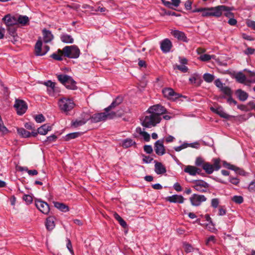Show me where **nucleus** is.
I'll return each mask as SVG.
<instances>
[{
  "label": "nucleus",
  "mask_w": 255,
  "mask_h": 255,
  "mask_svg": "<svg viewBox=\"0 0 255 255\" xmlns=\"http://www.w3.org/2000/svg\"><path fill=\"white\" fill-rule=\"evenodd\" d=\"M144 151L148 154H150L153 152V149L151 145H145L143 147Z\"/></svg>",
  "instance_id": "53"
},
{
  "label": "nucleus",
  "mask_w": 255,
  "mask_h": 255,
  "mask_svg": "<svg viewBox=\"0 0 255 255\" xmlns=\"http://www.w3.org/2000/svg\"><path fill=\"white\" fill-rule=\"evenodd\" d=\"M224 166L228 169L233 170L235 171V172L241 175H244L245 174V172L242 169H241L234 165H232L230 163H228L225 162L224 163Z\"/></svg>",
  "instance_id": "25"
},
{
  "label": "nucleus",
  "mask_w": 255,
  "mask_h": 255,
  "mask_svg": "<svg viewBox=\"0 0 255 255\" xmlns=\"http://www.w3.org/2000/svg\"><path fill=\"white\" fill-rule=\"evenodd\" d=\"M13 107L15 109L17 115L20 116L23 115L27 110V105L22 100L16 99Z\"/></svg>",
  "instance_id": "8"
},
{
  "label": "nucleus",
  "mask_w": 255,
  "mask_h": 255,
  "mask_svg": "<svg viewBox=\"0 0 255 255\" xmlns=\"http://www.w3.org/2000/svg\"><path fill=\"white\" fill-rule=\"evenodd\" d=\"M58 80L62 83L67 89L70 90H76L77 86L76 82L70 76L66 75H58Z\"/></svg>",
  "instance_id": "5"
},
{
  "label": "nucleus",
  "mask_w": 255,
  "mask_h": 255,
  "mask_svg": "<svg viewBox=\"0 0 255 255\" xmlns=\"http://www.w3.org/2000/svg\"><path fill=\"white\" fill-rule=\"evenodd\" d=\"M118 116L117 114L115 112H107L105 111L104 113H96L90 116V120L91 123H98L102 121H105L108 119H113Z\"/></svg>",
  "instance_id": "1"
},
{
  "label": "nucleus",
  "mask_w": 255,
  "mask_h": 255,
  "mask_svg": "<svg viewBox=\"0 0 255 255\" xmlns=\"http://www.w3.org/2000/svg\"><path fill=\"white\" fill-rule=\"evenodd\" d=\"M226 8L223 6H217L212 7H205L203 8L202 16L203 17L221 16V11Z\"/></svg>",
  "instance_id": "4"
},
{
  "label": "nucleus",
  "mask_w": 255,
  "mask_h": 255,
  "mask_svg": "<svg viewBox=\"0 0 255 255\" xmlns=\"http://www.w3.org/2000/svg\"><path fill=\"white\" fill-rule=\"evenodd\" d=\"M42 32L43 35V40L44 42L48 43L52 40L54 37L51 31L44 29L43 30Z\"/></svg>",
  "instance_id": "27"
},
{
  "label": "nucleus",
  "mask_w": 255,
  "mask_h": 255,
  "mask_svg": "<svg viewBox=\"0 0 255 255\" xmlns=\"http://www.w3.org/2000/svg\"><path fill=\"white\" fill-rule=\"evenodd\" d=\"M58 104L60 111L66 115L75 106L73 100L65 97L59 99Z\"/></svg>",
  "instance_id": "2"
},
{
  "label": "nucleus",
  "mask_w": 255,
  "mask_h": 255,
  "mask_svg": "<svg viewBox=\"0 0 255 255\" xmlns=\"http://www.w3.org/2000/svg\"><path fill=\"white\" fill-rule=\"evenodd\" d=\"M44 85H46L47 87L50 88L51 90L54 91L55 83L54 82H52L51 81L49 80L44 83Z\"/></svg>",
  "instance_id": "50"
},
{
  "label": "nucleus",
  "mask_w": 255,
  "mask_h": 255,
  "mask_svg": "<svg viewBox=\"0 0 255 255\" xmlns=\"http://www.w3.org/2000/svg\"><path fill=\"white\" fill-rule=\"evenodd\" d=\"M226 214V210L225 208L220 207V208L219 209V215L220 216H223Z\"/></svg>",
  "instance_id": "62"
},
{
  "label": "nucleus",
  "mask_w": 255,
  "mask_h": 255,
  "mask_svg": "<svg viewBox=\"0 0 255 255\" xmlns=\"http://www.w3.org/2000/svg\"><path fill=\"white\" fill-rule=\"evenodd\" d=\"M214 163L211 164L209 162H206L202 165V168L208 174H212L214 170H218L221 168L220 164V160L218 158L213 159Z\"/></svg>",
  "instance_id": "7"
},
{
  "label": "nucleus",
  "mask_w": 255,
  "mask_h": 255,
  "mask_svg": "<svg viewBox=\"0 0 255 255\" xmlns=\"http://www.w3.org/2000/svg\"><path fill=\"white\" fill-rule=\"evenodd\" d=\"M221 90L224 94L229 97L231 96L232 94V92L231 89L228 87L224 86L223 87H222Z\"/></svg>",
  "instance_id": "43"
},
{
  "label": "nucleus",
  "mask_w": 255,
  "mask_h": 255,
  "mask_svg": "<svg viewBox=\"0 0 255 255\" xmlns=\"http://www.w3.org/2000/svg\"><path fill=\"white\" fill-rule=\"evenodd\" d=\"M63 53L65 57L70 58H77L79 56L80 50L75 45L66 46L63 49Z\"/></svg>",
  "instance_id": "6"
},
{
  "label": "nucleus",
  "mask_w": 255,
  "mask_h": 255,
  "mask_svg": "<svg viewBox=\"0 0 255 255\" xmlns=\"http://www.w3.org/2000/svg\"><path fill=\"white\" fill-rule=\"evenodd\" d=\"M162 2L166 7L169 8H172V6H174L175 7H178L181 2V0H171V2H170L168 1H165V0H162Z\"/></svg>",
  "instance_id": "31"
},
{
  "label": "nucleus",
  "mask_w": 255,
  "mask_h": 255,
  "mask_svg": "<svg viewBox=\"0 0 255 255\" xmlns=\"http://www.w3.org/2000/svg\"><path fill=\"white\" fill-rule=\"evenodd\" d=\"M248 189L250 192L255 191V181H252L248 187Z\"/></svg>",
  "instance_id": "58"
},
{
  "label": "nucleus",
  "mask_w": 255,
  "mask_h": 255,
  "mask_svg": "<svg viewBox=\"0 0 255 255\" xmlns=\"http://www.w3.org/2000/svg\"><path fill=\"white\" fill-rule=\"evenodd\" d=\"M235 78L238 82L242 84L245 83L246 80V76L241 72L238 73L236 75Z\"/></svg>",
  "instance_id": "39"
},
{
  "label": "nucleus",
  "mask_w": 255,
  "mask_h": 255,
  "mask_svg": "<svg viewBox=\"0 0 255 255\" xmlns=\"http://www.w3.org/2000/svg\"><path fill=\"white\" fill-rule=\"evenodd\" d=\"M23 199L27 204H29L32 202V197L31 196L29 195H24L23 196Z\"/></svg>",
  "instance_id": "49"
},
{
  "label": "nucleus",
  "mask_w": 255,
  "mask_h": 255,
  "mask_svg": "<svg viewBox=\"0 0 255 255\" xmlns=\"http://www.w3.org/2000/svg\"><path fill=\"white\" fill-rule=\"evenodd\" d=\"M147 111H148V113H151L157 117H161L160 116L166 113V109L160 105H155L151 106Z\"/></svg>",
  "instance_id": "11"
},
{
  "label": "nucleus",
  "mask_w": 255,
  "mask_h": 255,
  "mask_svg": "<svg viewBox=\"0 0 255 255\" xmlns=\"http://www.w3.org/2000/svg\"><path fill=\"white\" fill-rule=\"evenodd\" d=\"M133 145H135L136 143L133 140H132L130 138H127V139H125L123 141V143H122L123 147L124 148H126L129 147Z\"/></svg>",
  "instance_id": "35"
},
{
  "label": "nucleus",
  "mask_w": 255,
  "mask_h": 255,
  "mask_svg": "<svg viewBox=\"0 0 255 255\" xmlns=\"http://www.w3.org/2000/svg\"><path fill=\"white\" fill-rule=\"evenodd\" d=\"M174 70H179L182 73L187 72L188 68L185 65H175L173 67Z\"/></svg>",
  "instance_id": "40"
},
{
  "label": "nucleus",
  "mask_w": 255,
  "mask_h": 255,
  "mask_svg": "<svg viewBox=\"0 0 255 255\" xmlns=\"http://www.w3.org/2000/svg\"><path fill=\"white\" fill-rule=\"evenodd\" d=\"M206 162L204 161L203 159L201 158V157H198L196 158V161H195V164L197 166H201L202 167V165L204 164V163H205Z\"/></svg>",
  "instance_id": "51"
},
{
  "label": "nucleus",
  "mask_w": 255,
  "mask_h": 255,
  "mask_svg": "<svg viewBox=\"0 0 255 255\" xmlns=\"http://www.w3.org/2000/svg\"><path fill=\"white\" fill-rule=\"evenodd\" d=\"M56 139H57V136L54 134H52V135L49 136L47 137V140L45 141V142H51L55 141L56 140Z\"/></svg>",
  "instance_id": "57"
},
{
  "label": "nucleus",
  "mask_w": 255,
  "mask_h": 255,
  "mask_svg": "<svg viewBox=\"0 0 255 255\" xmlns=\"http://www.w3.org/2000/svg\"><path fill=\"white\" fill-rule=\"evenodd\" d=\"M54 207L62 212H66L69 210V208L66 204L58 202H53Z\"/></svg>",
  "instance_id": "32"
},
{
  "label": "nucleus",
  "mask_w": 255,
  "mask_h": 255,
  "mask_svg": "<svg viewBox=\"0 0 255 255\" xmlns=\"http://www.w3.org/2000/svg\"><path fill=\"white\" fill-rule=\"evenodd\" d=\"M193 250V248L192 246L189 244H186L185 245V251L187 253H190L192 252Z\"/></svg>",
  "instance_id": "63"
},
{
  "label": "nucleus",
  "mask_w": 255,
  "mask_h": 255,
  "mask_svg": "<svg viewBox=\"0 0 255 255\" xmlns=\"http://www.w3.org/2000/svg\"><path fill=\"white\" fill-rule=\"evenodd\" d=\"M162 93L164 97L173 101H175L181 95L174 91V90L170 88H165L162 89Z\"/></svg>",
  "instance_id": "10"
},
{
  "label": "nucleus",
  "mask_w": 255,
  "mask_h": 255,
  "mask_svg": "<svg viewBox=\"0 0 255 255\" xmlns=\"http://www.w3.org/2000/svg\"><path fill=\"white\" fill-rule=\"evenodd\" d=\"M199 59L203 62H209L210 60L213 59L215 60V62H219V60L216 59V56L213 55H211L207 54H203L199 56Z\"/></svg>",
  "instance_id": "26"
},
{
  "label": "nucleus",
  "mask_w": 255,
  "mask_h": 255,
  "mask_svg": "<svg viewBox=\"0 0 255 255\" xmlns=\"http://www.w3.org/2000/svg\"><path fill=\"white\" fill-rule=\"evenodd\" d=\"M142 157L143 162L146 163H149L153 160V158L150 156L142 155Z\"/></svg>",
  "instance_id": "47"
},
{
  "label": "nucleus",
  "mask_w": 255,
  "mask_h": 255,
  "mask_svg": "<svg viewBox=\"0 0 255 255\" xmlns=\"http://www.w3.org/2000/svg\"><path fill=\"white\" fill-rule=\"evenodd\" d=\"M18 133L22 137L24 138L29 137L31 135L30 132L27 131L23 128H18L17 129Z\"/></svg>",
  "instance_id": "37"
},
{
  "label": "nucleus",
  "mask_w": 255,
  "mask_h": 255,
  "mask_svg": "<svg viewBox=\"0 0 255 255\" xmlns=\"http://www.w3.org/2000/svg\"><path fill=\"white\" fill-rule=\"evenodd\" d=\"M90 116L88 113H83L81 115V119H77L72 122V126L77 128L85 124L87 121L90 120Z\"/></svg>",
  "instance_id": "13"
},
{
  "label": "nucleus",
  "mask_w": 255,
  "mask_h": 255,
  "mask_svg": "<svg viewBox=\"0 0 255 255\" xmlns=\"http://www.w3.org/2000/svg\"><path fill=\"white\" fill-rule=\"evenodd\" d=\"M81 135L79 132L70 133L67 134L65 137V140L68 141L71 139L75 138Z\"/></svg>",
  "instance_id": "41"
},
{
  "label": "nucleus",
  "mask_w": 255,
  "mask_h": 255,
  "mask_svg": "<svg viewBox=\"0 0 255 255\" xmlns=\"http://www.w3.org/2000/svg\"><path fill=\"white\" fill-rule=\"evenodd\" d=\"M35 120L37 123H41L44 121L45 118L42 114H39L35 117Z\"/></svg>",
  "instance_id": "48"
},
{
  "label": "nucleus",
  "mask_w": 255,
  "mask_h": 255,
  "mask_svg": "<svg viewBox=\"0 0 255 255\" xmlns=\"http://www.w3.org/2000/svg\"><path fill=\"white\" fill-rule=\"evenodd\" d=\"M55 218L53 216H49L46 219L45 226L47 230L51 231L55 228Z\"/></svg>",
  "instance_id": "23"
},
{
  "label": "nucleus",
  "mask_w": 255,
  "mask_h": 255,
  "mask_svg": "<svg viewBox=\"0 0 255 255\" xmlns=\"http://www.w3.org/2000/svg\"><path fill=\"white\" fill-rule=\"evenodd\" d=\"M172 46L171 41L169 39L166 38L161 42L160 48L163 52L167 53L170 51Z\"/></svg>",
  "instance_id": "19"
},
{
  "label": "nucleus",
  "mask_w": 255,
  "mask_h": 255,
  "mask_svg": "<svg viewBox=\"0 0 255 255\" xmlns=\"http://www.w3.org/2000/svg\"><path fill=\"white\" fill-rule=\"evenodd\" d=\"M17 24L25 25L29 22V18L26 15H19L17 18Z\"/></svg>",
  "instance_id": "34"
},
{
  "label": "nucleus",
  "mask_w": 255,
  "mask_h": 255,
  "mask_svg": "<svg viewBox=\"0 0 255 255\" xmlns=\"http://www.w3.org/2000/svg\"><path fill=\"white\" fill-rule=\"evenodd\" d=\"M2 20L4 22L7 26H13L17 24V18L14 16H12L9 14L5 15L2 18Z\"/></svg>",
  "instance_id": "18"
},
{
  "label": "nucleus",
  "mask_w": 255,
  "mask_h": 255,
  "mask_svg": "<svg viewBox=\"0 0 255 255\" xmlns=\"http://www.w3.org/2000/svg\"><path fill=\"white\" fill-rule=\"evenodd\" d=\"M215 84L217 87L221 88V89L222 88V87H224L223 83L219 79L216 80L215 81Z\"/></svg>",
  "instance_id": "64"
},
{
  "label": "nucleus",
  "mask_w": 255,
  "mask_h": 255,
  "mask_svg": "<svg viewBox=\"0 0 255 255\" xmlns=\"http://www.w3.org/2000/svg\"><path fill=\"white\" fill-rule=\"evenodd\" d=\"M7 27V31L9 34L13 37H15L17 35L16 33V28L14 27L13 26H10Z\"/></svg>",
  "instance_id": "45"
},
{
  "label": "nucleus",
  "mask_w": 255,
  "mask_h": 255,
  "mask_svg": "<svg viewBox=\"0 0 255 255\" xmlns=\"http://www.w3.org/2000/svg\"><path fill=\"white\" fill-rule=\"evenodd\" d=\"M216 240L215 237L214 236H211L207 239L206 244L207 245H209L210 243L215 244L216 243Z\"/></svg>",
  "instance_id": "54"
},
{
  "label": "nucleus",
  "mask_w": 255,
  "mask_h": 255,
  "mask_svg": "<svg viewBox=\"0 0 255 255\" xmlns=\"http://www.w3.org/2000/svg\"><path fill=\"white\" fill-rule=\"evenodd\" d=\"M189 199L193 206H198L202 202L205 201L207 198L203 195L194 194L190 197Z\"/></svg>",
  "instance_id": "12"
},
{
  "label": "nucleus",
  "mask_w": 255,
  "mask_h": 255,
  "mask_svg": "<svg viewBox=\"0 0 255 255\" xmlns=\"http://www.w3.org/2000/svg\"><path fill=\"white\" fill-rule=\"evenodd\" d=\"M189 144L187 143H184L182 145L179 146L174 147V149L176 151H180L183 149L186 148L188 147Z\"/></svg>",
  "instance_id": "46"
},
{
  "label": "nucleus",
  "mask_w": 255,
  "mask_h": 255,
  "mask_svg": "<svg viewBox=\"0 0 255 255\" xmlns=\"http://www.w3.org/2000/svg\"><path fill=\"white\" fill-rule=\"evenodd\" d=\"M222 6L225 7L226 8L221 11V16L222 15L223 12H225L224 14L226 17L229 18L233 17L234 16V14L231 11L233 9V8L228 7L225 5Z\"/></svg>",
  "instance_id": "36"
},
{
  "label": "nucleus",
  "mask_w": 255,
  "mask_h": 255,
  "mask_svg": "<svg viewBox=\"0 0 255 255\" xmlns=\"http://www.w3.org/2000/svg\"><path fill=\"white\" fill-rule=\"evenodd\" d=\"M122 102L123 98L122 97H117L109 107L105 109V111L107 112H112V110L121 104Z\"/></svg>",
  "instance_id": "21"
},
{
  "label": "nucleus",
  "mask_w": 255,
  "mask_h": 255,
  "mask_svg": "<svg viewBox=\"0 0 255 255\" xmlns=\"http://www.w3.org/2000/svg\"><path fill=\"white\" fill-rule=\"evenodd\" d=\"M193 183L194 184L193 188L200 192H207L209 187V184L202 180H194Z\"/></svg>",
  "instance_id": "9"
},
{
  "label": "nucleus",
  "mask_w": 255,
  "mask_h": 255,
  "mask_svg": "<svg viewBox=\"0 0 255 255\" xmlns=\"http://www.w3.org/2000/svg\"><path fill=\"white\" fill-rule=\"evenodd\" d=\"M67 248L68 249V250L69 251V252H70V253L72 255H74V253L73 250L72 249V244H71V242L70 239H67Z\"/></svg>",
  "instance_id": "52"
},
{
  "label": "nucleus",
  "mask_w": 255,
  "mask_h": 255,
  "mask_svg": "<svg viewBox=\"0 0 255 255\" xmlns=\"http://www.w3.org/2000/svg\"><path fill=\"white\" fill-rule=\"evenodd\" d=\"M246 23L249 27L255 29V21L248 19L247 20Z\"/></svg>",
  "instance_id": "56"
},
{
  "label": "nucleus",
  "mask_w": 255,
  "mask_h": 255,
  "mask_svg": "<svg viewBox=\"0 0 255 255\" xmlns=\"http://www.w3.org/2000/svg\"><path fill=\"white\" fill-rule=\"evenodd\" d=\"M35 206L40 212L44 214H48L50 211L49 205L46 202L40 200L35 201Z\"/></svg>",
  "instance_id": "14"
},
{
  "label": "nucleus",
  "mask_w": 255,
  "mask_h": 255,
  "mask_svg": "<svg viewBox=\"0 0 255 255\" xmlns=\"http://www.w3.org/2000/svg\"><path fill=\"white\" fill-rule=\"evenodd\" d=\"M203 79L206 82L210 83L213 81L214 76L212 74L205 73L203 75Z\"/></svg>",
  "instance_id": "42"
},
{
  "label": "nucleus",
  "mask_w": 255,
  "mask_h": 255,
  "mask_svg": "<svg viewBox=\"0 0 255 255\" xmlns=\"http://www.w3.org/2000/svg\"><path fill=\"white\" fill-rule=\"evenodd\" d=\"M198 170H200V169L191 165L187 166L184 170V172L192 176L196 175L198 172Z\"/></svg>",
  "instance_id": "30"
},
{
  "label": "nucleus",
  "mask_w": 255,
  "mask_h": 255,
  "mask_svg": "<svg viewBox=\"0 0 255 255\" xmlns=\"http://www.w3.org/2000/svg\"><path fill=\"white\" fill-rule=\"evenodd\" d=\"M236 95L241 101H246L249 97L248 94L241 89H238L236 91Z\"/></svg>",
  "instance_id": "29"
},
{
  "label": "nucleus",
  "mask_w": 255,
  "mask_h": 255,
  "mask_svg": "<svg viewBox=\"0 0 255 255\" xmlns=\"http://www.w3.org/2000/svg\"><path fill=\"white\" fill-rule=\"evenodd\" d=\"M232 201L237 204H240L243 202L244 199L241 196H234L232 198Z\"/></svg>",
  "instance_id": "44"
},
{
  "label": "nucleus",
  "mask_w": 255,
  "mask_h": 255,
  "mask_svg": "<svg viewBox=\"0 0 255 255\" xmlns=\"http://www.w3.org/2000/svg\"><path fill=\"white\" fill-rule=\"evenodd\" d=\"M161 120V117H157L151 113L146 111V115L145 116L142 122V125L144 127L150 128L155 127L157 124L159 123Z\"/></svg>",
  "instance_id": "3"
},
{
  "label": "nucleus",
  "mask_w": 255,
  "mask_h": 255,
  "mask_svg": "<svg viewBox=\"0 0 255 255\" xmlns=\"http://www.w3.org/2000/svg\"><path fill=\"white\" fill-rule=\"evenodd\" d=\"M173 187L174 189L178 192L181 191L182 190V187L180 184L177 182L174 184Z\"/></svg>",
  "instance_id": "61"
},
{
  "label": "nucleus",
  "mask_w": 255,
  "mask_h": 255,
  "mask_svg": "<svg viewBox=\"0 0 255 255\" xmlns=\"http://www.w3.org/2000/svg\"><path fill=\"white\" fill-rule=\"evenodd\" d=\"M192 1L190 0H187L185 3V7L187 10H190L192 8Z\"/></svg>",
  "instance_id": "60"
},
{
  "label": "nucleus",
  "mask_w": 255,
  "mask_h": 255,
  "mask_svg": "<svg viewBox=\"0 0 255 255\" xmlns=\"http://www.w3.org/2000/svg\"><path fill=\"white\" fill-rule=\"evenodd\" d=\"M210 110L217 115H218L221 118L229 119L230 118V116L226 114L223 110V108L221 106L218 107H210Z\"/></svg>",
  "instance_id": "17"
},
{
  "label": "nucleus",
  "mask_w": 255,
  "mask_h": 255,
  "mask_svg": "<svg viewBox=\"0 0 255 255\" xmlns=\"http://www.w3.org/2000/svg\"><path fill=\"white\" fill-rule=\"evenodd\" d=\"M154 163V171L157 174H162L166 172L165 167L161 162H159L155 160Z\"/></svg>",
  "instance_id": "22"
},
{
  "label": "nucleus",
  "mask_w": 255,
  "mask_h": 255,
  "mask_svg": "<svg viewBox=\"0 0 255 255\" xmlns=\"http://www.w3.org/2000/svg\"><path fill=\"white\" fill-rule=\"evenodd\" d=\"M60 39L63 42L65 43H72L74 42V39L72 37L67 34H62Z\"/></svg>",
  "instance_id": "33"
},
{
  "label": "nucleus",
  "mask_w": 255,
  "mask_h": 255,
  "mask_svg": "<svg viewBox=\"0 0 255 255\" xmlns=\"http://www.w3.org/2000/svg\"><path fill=\"white\" fill-rule=\"evenodd\" d=\"M171 34L176 38L184 42H187L188 39L185 33L182 31L174 30H171Z\"/></svg>",
  "instance_id": "20"
},
{
  "label": "nucleus",
  "mask_w": 255,
  "mask_h": 255,
  "mask_svg": "<svg viewBox=\"0 0 255 255\" xmlns=\"http://www.w3.org/2000/svg\"><path fill=\"white\" fill-rule=\"evenodd\" d=\"M167 200L171 203H183L184 198L181 195H173L171 196L168 197Z\"/></svg>",
  "instance_id": "24"
},
{
  "label": "nucleus",
  "mask_w": 255,
  "mask_h": 255,
  "mask_svg": "<svg viewBox=\"0 0 255 255\" xmlns=\"http://www.w3.org/2000/svg\"><path fill=\"white\" fill-rule=\"evenodd\" d=\"M141 135L143 137L145 141H149L150 139V135L147 132L144 131Z\"/></svg>",
  "instance_id": "59"
},
{
  "label": "nucleus",
  "mask_w": 255,
  "mask_h": 255,
  "mask_svg": "<svg viewBox=\"0 0 255 255\" xmlns=\"http://www.w3.org/2000/svg\"><path fill=\"white\" fill-rule=\"evenodd\" d=\"M154 150L158 155H162L165 153V148L163 145V139L157 140L154 143Z\"/></svg>",
  "instance_id": "15"
},
{
  "label": "nucleus",
  "mask_w": 255,
  "mask_h": 255,
  "mask_svg": "<svg viewBox=\"0 0 255 255\" xmlns=\"http://www.w3.org/2000/svg\"><path fill=\"white\" fill-rule=\"evenodd\" d=\"M219 203V200L218 198H214L211 201V205L214 208H216L218 206Z\"/></svg>",
  "instance_id": "55"
},
{
  "label": "nucleus",
  "mask_w": 255,
  "mask_h": 255,
  "mask_svg": "<svg viewBox=\"0 0 255 255\" xmlns=\"http://www.w3.org/2000/svg\"><path fill=\"white\" fill-rule=\"evenodd\" d=\"M38 132L41 135H45L48 131L51 130L52 126L47 124H44L39 127L38 129Z\"/></svg>",
  "instance_id": "28"
},
{
  "label": "nucleus",
  "mask_w": 255,
  "mask_h": 255,
  "mask_svg": "<svg viewBox=\"0 0 255 255\" xmlns=\"http://www.w3.org/2000/svg\"><path fill=\"white\" fill-rule=\"evenodd\" d=\"M63 49L60 50L59 49L58 51V53H54L51 55V57L55 60L61 61L63 59V57H65L63 53Z\"/></svg>",
  "instance_id": "38"
},
{
  "label": "nucleus",
  "mask_w": 255,
  "mask_h": 255,
  "mask_svg": "<svg viewBox=\"0 0 255 255\" xmlns=\"http://www.w3.org/2000/svg\"><path fill=\"white\" fill-rule=\"evenodd\" d=\"M42 43L41 40H39L37 41L35 46V52L36 55H43L45 54L46 52L49 50V47L48 46H45L44 47V49L42 50Z\"/></svg>",
  "instance_id": "16"
}]
</instances>
